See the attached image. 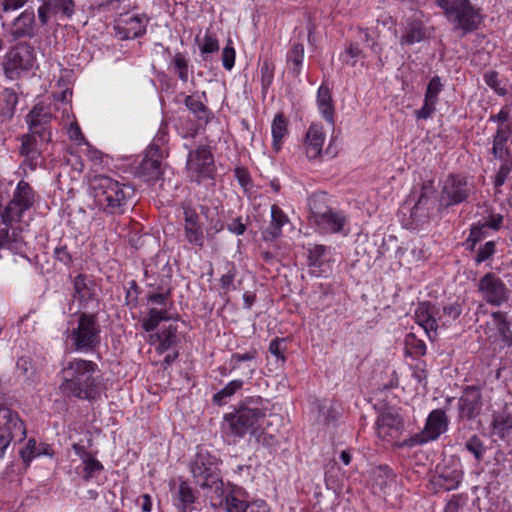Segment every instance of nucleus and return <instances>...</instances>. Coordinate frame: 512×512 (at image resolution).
Masks as SVG:
<instances>
[{
    "instance_id": "nucleus-1",
    "label": "nucleus",
    "mask_w": 512,
    "mask_h": 512,
    "mask_svg": "<svg viewBox=\"0 0 512 512\" xmlns=\"http://www.w3.org/2000/svg\"><path fill=\"white\" fill-rule=\"evenodd\" d=\"M35 196L28 183L20 181L12 200L0 205V248L20 250L24 244L22 232L31 219L30 209Z\"/></svg>"
},
{
    "instance_id": "nucleus-2",
    "label": "nucleus",
    "mask_w": 512,
    "mask_h": 512,
    "mask_svg": "<svg viewBox=\"0 0 512 512\" xmlns=\"http://www.w3.org/2000/svg\"><path fill=\"white\" fill-rule=\"evenodd\" d=\"M62 390L81 399H94L99 393L97 364L84 359L68 361L61 371Z\"/></svg>"
},
{
    "instance_id": "nucleus-3",
    "label": "nucleus",
    "mask_w": 512,
    "mask_h": 512,
    "mask_svg": "<svg viewBox=\"0 0 512 512\" xmlns=\"http://www.w3.org/2000/svg\"><path fill=\"white\" fill-rule=\"evenodd\" d=\"M90 187L96 204L111 213L121 212L122 207L133 194L131 187L107 176L95 177Z\"/></svg>"
},
{
    "instance_id": "nucleus-4",
    "label": "nucleus",
    "mask_w": 512,
    "mask_h": 512,
    "mask_svg": "<svg viewBox=\"0 0 512 512\" xmlns=\"http://www.w3.org/2000/svg\"><path fill=\"white\" fill-rule=\"evenodd\" d=\"M271 424L266 411L257 407H241L224 418L226 433L237 438H242L246 433L258 436L260 431H265Z\"/></svg>"
},
{
    "instance_id": "nucleus-5",
    "label": "nucleus",
    "mask_w": 512,
    "mask_h": 512,
    "mask_svg": "<svg viewBox=\"0 0 512 512\" xmlns=\"http://www.w3.org/2000/svg\"><path fill=\"white\" fill-rule=\"evenodd\" d=\"M100 325L95 316L74 315L68 323L67 339H70L77 351H88L100 342Z\"/></svg>"
},
{
    "instance_id": "nucleus-6",
    "label": "nucleus",
    "mask_w": 512,
    "mask_h": 512,
    "mask_svg": "<svg viewBox=\"0 0 512 512\" xmlns=\"http://www.w3.org/2000/svg\"><path fill=\"white\" fill-rule=\"evenodd\" d=\"M190 471L195 483L203 489L212 491L223 482L218 473L217 458L204 447H198Z\"/></svg>"
},
{
    "instance_id": "nucleus-7",
    "label": "nucleus",
    "mask_w": 512,
    "mask_h": 512,
    "mask_svg": "<svg viewBox=\"0 0 512 512\" xmlns=\"http://www.w3.org/2000/svg\"><path fill=\"white\" fill-rule=\"evenodd\" d=\"M37 68L35 50L27 44H18L5 55L3 69L10 80L21 78L29 73L34 74Z\"/></svg>"
},
{
    "instance_id": "nucleus-8",
    "label": "nucleus",
    "mask_w": 512,
    "mask_h": 512,
    "mask_svg": "<svg viewBox=\"0 0 512 512\" xmlns=\"http://www.w3.org/2000/svg\"><path fill=\"white\" fill-rule=\"evenodd\" d=\"M167 143V133L163 130H159L156 137L145 151L138 168V174L146 181L156 180L162 173V160L168 155Z\"/></svg>"
},
{
    "instance_id": "nucleus-9",
    "label": "nucleus",
    "mask_w": 512,
    "mask_h": 512,
    "mask_svg": "<svg viewBox=\"0 0 512 512\" xmlns=\"http://www.w3.org/2000/svg\"><path fill=\"white\" fill-rule=\"evenodd\" d=\"M310 221L322 233H339L344 230L346 216L338 210L326 207L321 203V197L310 199Z\"/></svg>"
},
{
    "instance_id": "nucleus-10",
    "label": "nucleus",
    "mask_w": 512,
    "mask_h": 512,
    "mask_svg": "<svg viewBox=\"0 0 512 512\" xmlns=\"http://www.w3.org/2000/svg\"><path fill=\"white\" fill-rule=\"evenodd\" d=\"M186 173L190 180L202 184L211 181L215 173L214 158L207 146H199L188 153Z\"/></svg>"
},
{
    "instance_id": "nucleus-11",
    "label": "nucleus",
    "mask_w": 512,
    "mask_h": 512,
    "mask_svg": "<svg viewBox=\"0 0 512 512\" xmlns=\"http://www.w3.org/2000/svg\"><path fill=\"white\" fill-rule=\"evenodd\" d=\"M26 437V428L18 414L7 407L0 406V459L13 441H22Z\"/></svg>"
},
{
    "instance_id": "nucleus-12",
    "label": "nucleus",
    "mask_w": 512,
    "mask_h": 512,
    "mask_svg": "<svg viewBox=\"0 0 512 512\" xmlns=\"http://www.w3.org/2000/svg\"><path fill=\"white\" fill-rule=\"evenodd\" d=\"M211 505L213 507H221L226 512H245L247 508V500L245 491L236 485L222 482L211 491Z\"/></svg>"
},
{
    "instance_id": "nucleus-13",
    "label": "nucleus",
    "mask_w": 512,
    "mask_h": 512,
    "mask_svg": "<svg viewBox=\"0 0 512 512\" xmlns=\"http://www.w3.org/2000/svg\"><path fill=\"white\" fill-rule=\"evenodd\" d=\"M462 478L463 469L460 461L448 458L436 466L431 483L440 490L450 491L458 488Z\"/></svg>"
},
{
    "instance_id": "nucleus-14",
    "label": "nucleus",
    "mask_w": 512,
    "mask_h": 512,
    "mask_svg": "<svg viewBox=\"0 0 512 512\" xmlns=\"http://www.w3.org/2000/svg\"><path fill=\"white\" fill-rule=\"evenodd\" d=\"M478 292L486 303L493 306H501L509 300L511 294L505 282L491 272L479 279Z\"/></svg>"
},
{
    "instance_id": "nucleus-15",
    "label": "nucleus",
    "mask_w": 512,
    "mask_h": 512,
    "mask_svg": "<svg viewBox=\"0 0 512 512\" xmlns=\"http://www.w3.org/2000/svg\"><path fill=\"white\" fill-rule=\"evenodd\" d=\"M446 17L455 24L456 29H461L464 33L476 29L481 20L479 11L469 0L454 1Z\"/></svg>"
},
{
    "instance_id": "nucleus-16",
    "label": "nucleus",
    "mask_w": 512,
    "mask_h": 512,
    "mask_svg": "<svg viewBox=\"0 0 512 512\" xmlns=\"http://www.w3.org/2000/svg\"><path fill=\"white\" fill-rule=\"evenodd\" d=\"M376 434L384 441L392 442L397 439L403 430V419L392 408L383 410L376 421Z\"/></svg>"
},
{
    "instance_id": "nucleus-17",
    "label": "nucleus",
    "mask_w": 512,
    "mask_h": 512,
    "mask_svg": "<svg viewBox=\"0 0 512 512\" xmlns=\"http://www.w3.org/2000/svg\"><path fill=\"white\" fill-rule=\"evenodd\" d=\"M471 190L472 185L465 177L450 175L444 181L441 199L447 205L458 204L467 199Z\"/></svg>"
},
{
    "instance_id": "nucleus-18",
    "label": "nucleus",
    "mask_w": 512,
    "mask_h": 512,
    "mask_svg": "<svg viewBox=\"0 0 512 512\" xmlns=\"http://www.w3.org/2000/svg\"><path fill=\"white\" fill-rule=\"evenodd\" d=\"M147 23L144 15L128 12L116 20L115 31L121 39H133L145 33Z\"/></svg>"
},
{
    "instance_id": "nucleus-19",
    "label": "nucleus",
    "mask_w": 512,
    "mask_h": 512,
    "mask_svg": "<svg viewBox=\"0 0 512 512\" xmlns=\"http://www.w3.org/2000/svg\"><path fill=\"white\" fill-rule=\"evenodd\" d=\"M447 428L448 420L444 411L433 410L427 417L424 429L415 435L412 441L416 444H425L436 440Z\"/></svg>"
},
{
    "instance_id": "nucleus-20",
    "label": "nucleus",
    "mask_w": 512,
    "mask_h": 512,
    "mask_svg": "<svg viewBox=\"0 0 512 512\" xmlns=\"http://www.w3.org/2000/svg\"><path fill=\"white\" fill-rule=\"evenodd\" d=\"M367 43L375 54H379L376 42L370 37L368 29H358L355 41L352 42L340 55V60L351 67H354L365 55L360 45Z\"/></svg>"
},
{
    "instance_id": "nucleus-21",
    "label": "nucleus",
    "mask_w": 512,
    "mask_h": 512,
    "mask_svg": "<svg viewBox=\"0 0 512 512\" xmlns=\"http://www.w3.org/2000/svg\"><path fill=\"white\" fill-rule=\"evenodd\" d=\"M50 120L51 113L42 103L35 105L27 115V123L29 125L30 132H33V134H39V137L44 142H49L51 140V132L45 127Z\"/></svg>"
},
{
    "instance_id": "nucleus-22",
    "label": "nucleus",
    "mask_w": 512,
    "mask_h": 512,
    "mask_svg": "<svg viewBox=\"0 0 512 512\" xmlns=\"http://www.w3.org/2000/svg\"><path fill=\"white\" fill-rule=\"evenodd\" d=\"M71 96V90L66 89L65 91H63L60 99L61 107H57V109H61V119L63 122H65L64 125H67L69 123V127L67 129L69 139L74 141L80 148H82L85 145V143H87V141L85 140L79 125L75 121H70L72 117L70 105Z\"/></svg>"
},
{
    "instance_id": "nucleus-23",
    "label": "nucleus",
    "mask_w": 512,
    "mask_h": 512,
    "mask_svg": "<svg viewBox=\"0 0 512 512\" xmlns=\"http://www.w3.org/2000/svg\"><path fill=\"white\" fill-rule=\"evenodd\" d=\"M437 308L429 302L420 303L415 309V320L425 330L430 339L434 338L439 329Z\"/></svg>"
},
{
    "instance_id": "nucleus-24",
    "label": "nucleus",
    "mask_w": 512,
    "mask_h": 512,
    "mask_svg": "<svg viewBox=\"0 0 512 512\" xmlns=\"http://www.w3.org/2000/svg\"><path fill=\"white\" fill-rule=\"evenodd\" d=\"M481 393L475 387L467 388L458 401L459 416L461 418L472 419L479 415L481 411Z\"/></svg>"
},
{
    "instance_id": "nucleus-25",
    "label": "nucleus",
    "mask_w": 512,
    "mask_h": 512,
    "mask_svg": "<svg viewBox=\"0 0 512 512\" xmlns=\"http://www.w3.org/2000/svg\"><path fill=\"white\" fill-rule=\"evenodd\" d=\"M326 134L320 123H313L308 128L305 139L306 155L310 159L319 157L323 150Z\"/></svg>"
},
{
    "instance_id": "nucleus-26",
    "label": "nucleus",
    "mask_w": 512,
    "mask_h": 512,
    "mask_svg": "<svg viewBox=\"0 0 512 512\" xmlns=\"http://www.w3.org/2000/svg\"><path fill=\"white\" fill-rule=\"evenodd\" d=\"M184 232L187 241L196 246L204 244V234L201 225L198 222V215L192 209H185Z\"/></svg>"
},
{
    "instance_id": "nucleus-27",
    "label": "nucleus",
    "mask_w": 512,
    "mask_h": 512,
    "mask_svg": "<svg viewBox=\"0 0 512 512\" xmlns=\"http://www.w3.org/2000/svg\"><path fill=\"white\" fill-rule=\"evenodd\" d=\"M35 15L32 10H25L11 24L9 33L16 40L21 37L32 36L34 33Z\"/></svg>"
},
{
    "instance_id": "nucleus-28",
    "label": "nucleus",
    "mask_w": 512,
    "mask_h": 512,
    "mask_svg": "<svg viewBox=\"0 0 512 512\" xmlns=\"http://www.w3.org/2000/svg\"><path fill=\"white\" fill-rule=\"evenodd\" d=\"M317 108L321 116L331 125L334 124V102L331 90L326 84H321L317 91Z\"/></svg>"
},
{
    "instance_id": "nucleus-29",
    "label": "nucleus",
    "mask_w": 512,
    "mask_h": 512,
    "mask_svg": "<svg viewBox=\"0 0 512 512\" xmlns=\"http://www.w3.org/2000/svg\"><path fill=\"white\" fill-rule=\"evenodd\" d=\"M196 496L192 487L185 481L181 482L173 493L172 501L178 512H191Z\"/></svg>"
},
{
    "instance_id": "nucleus-30",
    "label": "nucleus",
    "mask_w": 512,
    "mask_h": 512,
    "mask_svg": "<svg viewBox=\"0 0 512 512\" xmlns=\"http://www.w3.org/2000/svg\"><path fill=\"white\" fill-rule=\"evenodd\" d=\"M325 253L326 247L323 245H315L309 250V265L316 276H322L330 270Z\"/></svg>"
},
{
    "instance_id": "nucleus-31",
    "label": "nucleus",
    "mask_w": 512,
    "mask_h": 512,
    "mask_svg": "<svg viewBox=\"0 0 512 512\" xmlns=\"http://www.w3.org/2000/svg\"><path fill=\"white\" fill-rule=\"evenodd\" d=\"M426 38L424 26L419 20H409L402 33L400 44L402 46L413 45Z\"/></svg>"
},
{
    "instance_id": "nucleus-32",
    "label": "nucleus",
    "mask_w": 512,
    "mask_h": 512,
    "mask_svg": "<svg viewBox=\"0 0 512 512\" xmlns=\"http://www.w3.org/2000/svg\"><path fill=\"white\" fill-rule=\"evenodd\" d=\"M490 429L491 436L504 439L512 432V416L507 412L494 414Z\"/></svg>"
},
{
    "instance_id": "nucleus-33",
    "label": "nucleus",
    "mask_w": 512,
    "mask_h": 512,
    "mask_svg": "<svg viewBox=\"0 0 512 512\" xmlns=\"http://www.w3.org/2000/svg\"><path fill=\"white\" fill-rule=\"evenodd\" d=\"M53 452L50 445L46 443H37L35 439H29L26 446L20 451V456L25 463H30L39 456H52Z\"/></svg>"
},
{
    "instance_id": "nucleus-34",
    "label": "nucleus",
    "mask_w": 512,
    "mask_h": 512,
    "mask_svg": "<svg viewBox=\"0 0 512 512\" xmlns=\"http://www.w3.org/2000/svg\"><path fill=\"white\" fill-rule=\"evenodd\" d=\"M45 142L41 140L39 134L24 135L21 140L20 152L23 156L31 160H36L41 153V146Z\"/></svg>"
},
{
    "instance_id": "nucleus-35",
    "label": "nucleus",
    "mask_w": 512,
    "mask_h": 512,
    "mask_svg": "<svg viewBox=\"0 0 512 512\" xmlns=\"http://www.w3.org/2000/svg\"><path fill=\"white\" fill-rule=\"evenodd\" d=\"M271 133L273 149L278 152L288 134L287 121L282 114L275 115L271 125Z\"/></svg>"
},
{
    "instance_id": "nucleus-36",
    "label": "nucleus",
    "mask_w": 512,
    "mask_h": 512,
    "mask_svg": "<svg viewBox=\"0 0 512 512\" xmlns=\"http://www.w3.org/2000/svg\"><path fill=\"white\" fill-rule=\"evenodd\" d=\"M437 320L439 328L450 326L461 314L462 307L458 302H453L442 307L437 308Z\"/></svg>"
},
{
    "instance_id": "nucleus-37",
    "label": "nucleus",
    "mask_w": 512,
    "mask_h": 512,
    "mask_svg": "<svg viewBox=\"0 0 512 512\" xmlns=\"http://www.w3.org/2000/svg\"><path fill=\"white\" fill-rule=\"evenodd\" d=\"M489 326L495 329L496 332L490 337H494L496 340L507 342L510 339V330L506 321L505 315L501 312H494L489 322Z\"/></svg>"
},
{
    "instance_id": "nucleus-38",
    "label": "nucleus",
    "mask_w": 512,
    "mask_h": 512,
    "mask_svg": "<svg viewBox=\"0 0 512 512\" xmlns=\"http://www.w3.org/2000/svg\"><path fill=\"white\" fill-rule=\"evenodd\" d=\"M289 223L288 216L276 204L271 206V222L269 225L268 233L272 238H277L281 235L282 227Z\"/></svg>"
},
{
    "instance_id": "nucleus-39",
    "label": "nucleus",
    "mask_w": 512,
    "mask_h": 512,
    "mask_svg": "<svg viewBox=\"0 0 512 512\" xmlns=\"http://www.w3.org/2000/svg\"><path fill=\"white\" fill-rule=\"evenodd\" d=\"M187 108L200 120L207 121L209 112L198 94L190 95L185 99Z\"/></svg>"
},
{
    "instance_id": "nucleus-40",
    "label": "nucleus",
    "mask_w": 512,
    "mask_h": 512,
    "mask_svg": "<svg viewBox=\"0 0 512 512\" xmlns=\"http://www.w3.org/2000/svg\"><path fill=\"white\" fill-rule=\"evenodd\" d=\"M304 60V46L302 44H294L288 52L287 61L291 66L293 73L298 76L301 72V66Z\"/></svg>"
},
{
    "instance_id": "nucleus-41",
    "label": "nucleus",
    "mask_w": 512,
    "mask_h": 512,
    "mask_svg": "<svg viewBox=\"0 0 512 512\" xmlns=\"http://www.w3.org/2000/svg\"><path fill=\"white\" fill-rule=\"evenodd\" d=\"M196 42L203 60H206L209 54L219 50L217 38L210 33H206L203 38H197Z\"/></svg>"
},
{
    "instance_id": "nucleus-42",
    "label": "nucleus",
    "mask_w": 512,
    "mask_h": 512,
    "mask_svg": "<svg viewBox=\"0 0 512 512\" xmlns=\"http://www.w3.org/2000/svg\"><path fill=\"white\" fill-rule=\"evenodd\" d=\"M75 294L74 297L79 299L81 302H86L93 296V290L90 286V282L85 276L79 275L74 281Z\"/></svg>"
},
{
    "instance_id": "nucleus-43",
    "label": "nucleus",
    "mask_w": 512,
    "mask_h": 512,
    "mask_svg": "<svg viewBox=\"0 0 512 512\" xmlns=\"http://www.w3.org/2000/svg\"><path fill=\"white\" fill-rule=\"evenodd\" d=\"M171 67L175 73L178 74L179 78L186 82L188 81L189 68L188 60L186 56L180 52L176 53L171 61Z\"/></svg>"
},
{
    "instance_id": "nucleus-44",
    "label": "nucleus",
    "mask_w": 512,
    "mask_h": 512,
    "mask_svg": "<svg viewBox=\"0 0 512 512\" xmlns=\"http://www.w3.org/2000/svg\"><path fill=\"white\" fill-rule=\"evenodd\" d=\"M508 136L506 131L502 128H498L496 135L493 139L492 153L498 159H503L507 154L506 143Z\"/></svg>"
},
{
    "instance_id": "nucleus-45",
    "label": "nucleus",
    "mask_w": 512,
    "mask_h": 512,
    "mask_svg": "<svg viewBox=\"0 0 512 512\" xmlns=\"http://www.w3.org/2000/svg\"><path fill=\"white\" fill-rule=\"evenodd\" d=\"M428 199L421 196L418 202L410 210L412 223L418 225L428 218V208L426 207Z\"/></svg>"
},
{
    "instance_id": "nucleus-46",
    "label": "nucleus",
    "mask_w": 512,
    "mask_h": 512,
    "mask_svg": "<svg viewBox=\"0 0 512 512\" xmlns=\"http://www.w3.org/2000/svg\"><path fill=\"white\" fill-rule=\"evenodd\" d=\"M242 386L243 381L241 380L230 381L223 389H221L213 396L214 402L218 405H221L226 398L231 397L236 391L241 389Z\"/></svg>"
},
{
    "instance_id": "nucleus-47",
    "label": "nucleus",
    "mask_w": 512,
    "mask_h": 512,
    "mask_svg": "<svg viewBox=\"0 0 512 512\" xmlns=\"http://www.w3.org/2000/svg\"><path fill=\"white\" fill-rule=\"evenodd\" d=\"M166 312L164 310L150 309L147 317L143 320V328L145 331L150 332L153 331L160 321L166 319Z\"/></svg>"
},
{
    "instance_id": "nucleus-48",
    "label": "nucleus",
    "mask_w": 512,
    "mask_h": 512,
    "mask_svg": "<svg viewBox=\"0 0 512 512\" xmlns=\"http://www.w3.org/2000/svg\"><path fill=\"white\" fill-rule=\"evenodd\" d=\"M0 99L5 103L4 114L11 116L18 103V96L13 89L5 88L0 93Z\"/></svg>"
},
{
    "instance_id": "nucleus-49",
    "label": "nucleus",
    "mask_w": 512,
    "mask_h": 512,
    "mask_svg": "<svg viewBox=\"0 0 512 512\" xmlns=\"http://www.w3.org/2000/svg\"><path fill=\"white\" fill-rule=\"evenodd\" d=\"M261 85L263 91H267L273 82L274 78V65L269 61H264L261 69Z\"/></svg>"
},
{
    "instance_id": "nucleus-50",
    "label": "nucleus",
    "mask_w": 512,
    "mask_h": 512,
    "mask_svg": "<svg viewBox=\"0 0 512 512\" xmlns=\"http://www.w3.org/2000/svg\"><path fill=\"white\" fill-rule=\"evenodd\" d=\"M173 338H174V329H172V327H170L166 333H163L161 335L156 334V335L151 336V340L153 343H155L156 340L159 341L157 350L160 353L169 349V347L171 346V344L173 342Z\"/></svg>"
},
{
    "instance_id": "nucleus-51",
    "label": "nucleus",
    "mask_w": 512,
    "mask_h": 512,
    "mask_svg": "<svg viewBox=\"0 0 512 512\" xmlns=\"http://www.w3.org/2000/svg\"><path fill=\"white\" fill-rule=\"evenodd\" d=\"M488 230L489 229H486V226H483L481 222L472 226L470 235L467 239V245L469 248L473 249L476 243L487 235Z\"/></svg>"
},
{
    "instance_id": "nucleus-52",
    "label": "nucleus",
    "mask_w": 512,
    "mask_h": 512,
    "mask_svg": "<svg viewBox=\"0 0 512 512\" xmlns=\"http://www.w3.org/2000/svg\"><path fill=\"white\" fill-rule=\"evenodd\" d=\"M488 230L489 229H486V226H483L481 222L472 226L470 235L467 239V245L469 248L473 249L476 243L487 235Z\"/></svg>"
},
{
    "instance_id": "nucleus-53",
    "label": "nucleus",
    "mask_w": 512,
    "mask_h": 512,
    "mask_svg": "<svg viewBox=\"0 0 512 512\" xmlns=\"http://www.w3.org/2000/svg\"><path fill=\"white\" fill-rule=\"evenodd\" d=\"M488 230L489 229H486V226H483L481 222L472 226L470 235L467 239V245L469 248L473 249L476 243L487 235Z\"/></svg>"
},
{
    "instance_id": "nucleus-54",
    "label": "nucleus",
    "mask_w": 512,
    "mask_h": 512,
    "mask_svg": "<svg viewBox=\"0 0 512 512\" xmlns=\"http://www.w3.org/2000/svg\"><path fill=\"white\" fill-rule=\"evenodd\" d=\"M441 90H442L441 80L438 76H434L428 83L424 98L437 103L438 95L441 92Z\"/></svg>"
},
{
    "instance_id": "nucleus-55",
    "label": "nucleus",
    "mask_w": 512,
    "mask_h": 512,
    "mask_svg": "<svg viewBox=\"0 0 512 512\" xmlns=\"http://www.w3.org/2000/svg\"><path fill=\"white\" fill-rule=\"evenodd\" d=\"M466 448L475 456L477 460H480L486 451V448L481 440L475 436L467 441Z\"/></svg>"
},
{
    "instance_id": "nucleus-56",
    "label": "nucleus",
    "mask_w": 512,
    "mask_h": 512,
    "mask_svg": "<svg viewBox=\"0 0 512 512\" xmlns=\"http://www.w3.org/2000/svg\"><path fill=\"white\" fill-rule=\"evenodd\" d=\"M235 49L231 45V42L225 46L222 51V63L226 70H231L235 64Z\"/></svg>"
},
{
    "instance_id": "nucleus-57",
    "label": "nucleus",
    "mask_w": 512,
    "mask_h": 512,
    "mask_svg": "<svg viewBox=\"0 0 512 512\" xmlns=\"http://www.w3.org/2000/svg\"><path fill=\"white\" fill-rule=\"evenodd\" d=\"M256 352L249 351L244 354L234 353L230 358V367L231 370H236L240 368V365L244 361H251L255 358Z\"/></svg>"
},
{
    "instance_id": "nucleus-58",
    "label": "nucleus",
    "mask_w": 512,
    "mask_h": 512,
    "mask_svg": "<svg viewBox=\"0 0 512 512\" xmlns=\"http://www.w3.org/2000/svg\"><path fill=\"white\" fill-rule=\"evenodd\" d=\"M436 104V102L424 98L423 106L419 110L415 111L416 118L419 120H426L431 117L435 111Z\"/></svg>"
},
{
    "instance_id": "nucleus-59",
    "label": "nucleus",
    "mask_w": 512,
    "mask_h": 512,
    "mask_svg": "<svg viewBox=\"0 0 512 512\" xmlns=\"http://www.w3.org/2000/svg\"><path fill=\"white\" fill-rule=\"evenodd\" d=\"M82 462L84 464L86 478L92 477L96 472L102 469L101 463L95 458H93L91 455L86 456V459H84Z\"/></svg>"
},
{
    "instance_id": "nucleus-60",
    "label": "nucleus",
    "mask_w": 512,
    "mask_h": 512,
    "mask_svg": "<svg viewBox=\"0 0 512 512\" xmlns=\"http://www.w3.org/2000/svg\"><path fill=\"white\" fill-rule=\"evenodd\" d=\"M495 252V243L493 241H488L485 243L483 247H481L476 256V262L482 263L490 258Z\"/></svg>"
},
{
    "instance_id": "nucleus-61",
    "label": "nucleus",
    "mask_w": 512,
    "mask_h": 512,
    "mask_svg": "<svg viewBox=\"0 0 512 512\" xmlns=\"http://www.w3.org/2000/svg\"><path fill=\"white\" fill-rule=\"evenodd\" d=\"M486 84L495 90L500 95L505 94V89L500 87L499 80H498V74L495 72H489L486 73L484 76Z\"/></svg>"
},
{
    "instance_id": "nucleus-62",
    "label": "nucleus",
    "mask_w": 512,
    "mask_h": 512,
    "mask_svg": "<svg viewBox=\"0 0 512 512\" xmlns=\"http://www.w3.org/2000/svg\"><path fill=\"white\" fill-rule=\"evenodd\" d=\"M503 222V216L501 214H491L481 224L486 226V229L498 230Z\"/></svg>"
},
{
    "instance_id": "nucleus-63",
    "label": "nucleus",
    "mask_w": 512,
    "mask_h": 512,
    "mask_svg": "<svg viewBox=\"0 0 512 512\" xmlns=\"http://www.w3.org/2000/svg\"><path fill=\"white\" fill-rule=\"evenodd\" d=\"M282 342H283L282 339H274L273 341H271V343L269 345L270 353L272 355H274L276 357V361L280 362L281 364H283L285 362V357L283 355L282 347H281Z\"/></svg>"
},
{
    "instance_id": "nucleus-64",
    "label": "nucleus",
    "mask_w": 512,
    "mask_h": 512,
    "mask_svg": "<svg viewBox=\"0 0 512 512\" xmlns=\"http://www.w3.org/2000/svg\"><path fill=\"white\" fill-rule=\"evenodd\" d=\"M245 512H269V508L264 500L257 499L251 502L247 501Z\"/></svg>"
}]
</instances>
